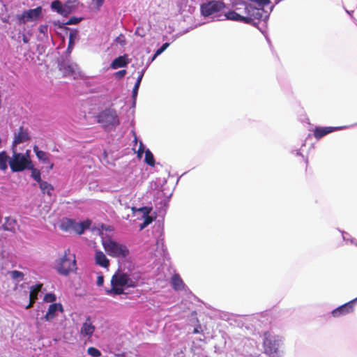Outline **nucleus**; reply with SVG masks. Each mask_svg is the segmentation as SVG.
Returning a JSON list of instances; mask_svg holds the SVG:
<instances>
[{"label": "nucleus", "mask_w": 357, "mask_h": 357, "mask_svg": "<svg viewBox=\"0 0 357 357\" xmlns=\"http://www.w3.org/2000/svg\"><path fill=\"white\" fill-rule=\"evenodd\" d=\"M231 6L237 13L243 10L246 11V14L252 18V24H256L260 21L265 14V11L262 7L269 3V0H231Z\"/></svg>", "instance_id": "obj_1"}, {"label": "nucleus", "mask_w": 357, "mask_h": 357, "mask_svg": "<svg viewBox=\"0 0 357 357\" xmlns=\"http://www.w3.org/2000/svg\"><path fill=\"white\" fill-rule=\"evenodd\" d=\"M110 289H105L106 294L112 296L125 294L123 287L135 288L137 286V281L130 278V275L118 271L111 278Z\"/></svg>", "instance_id": "obj_2"}, {"label": "nucleus", "mask_w": 357, "mask_h": 357, "mask_svg": "<svg viewBox=\"0 0 357 357\" xmlns=\"http://www.w3.org/2000/svg\"><path fill=\"white\" fill-rule=\"evenodd\" d=\"M57 272L62 275H68L77 270L75 256L70 254V249L64 251V255L56 264Z\"/></svg>", "instance_id": "obj_3"}, {"label": "nucleus", "mask_w": 357, "mask_h": 357, "mask_svg": "<svg viewBox=\"0 0 357 357\" xmlns=\"http://www.w3.org/2000/svg\"><path fill=\"white\" fill-rule=\"evenodd\" d=\"M102 245L105 252L112 257L126 258L130 254V251L126 245L111 239L104 241Z\"/></svg>", "instance_id": "obj_4"}, {"label": "nucleus", "mask_w": 357, "mask_h": 357, "mask_svg": "<svg viewBox=\"0 0 357 357\" xmlns=\"http://www.w3.org/2000/svg\"><path fill=\"white\" fill-rule=\"evenodd\" d=\"M98 122L105 128H115L120 124L119 118L114 109H106L97 116Z\"/></svg>", "instance_id": "obj_5"}, {"label": "nucleus", "mask_w": 357, "mask_h": 357, "mask_svg": "<svg viewBox=\"0 0 357 357\" xmlns=\"http://www.w3.org/2000/svg\"><path fill=\"white\" fill-rule=\"evenodd\" d=\"M27 157L20 153L13 151V158L9 160V165L13 172H22L28 169L31 164L29 157V151H26Z\"/></svg>", "instance_id": "obj_6"}, {"label": "nucleus", "mask_w": 357, "mask_h": 357, "mask_svg": "<svg viewBox=\"0 0 357 357\" xmlns=\"http://www.w3.org/2000/svg\"><path fill=\"white\" fill-rule=\"evenodd\" d=\"M89 222H77L75 220L64 218L61 220L60 229L66 232H75L77 234H82L84 230L89 228Z\"/></svg>", "instance_id": "obj_7"}, {"label": "nucleus", "mask_w": 357, "mask_h": 357, "mask_svg": "<svg viewBox=\"0 0 357 357\" xmlns=\"http://www.w3.org/2000/svg\"><path fill=\"white\" fill-rule=\"evenodd\" d=\"M280 342L278 336H272L268 333H265L263 342L264 352L271 357L277 356Z\"/></svg>", "instance_id": "obj_8"}, {"label": "nucleus", "mask_w": 357, "mask_h": 357, "mask_svg": "<svg viewBox=\"0 0 357 357\" xmlns=\"http://www.w3.org/2000/svg\"><path fill=\"white\" fill-rule=\"evenodd\" d=\"M224 2L218 0L209 1L200 6V12L204 17H209L217 14L224 9Z\"/></svg>", "instance_id": "obj_9"}, {"label": "nucleus", "mask_w": 357, "mask_h": 357, "mask_svg": "<svg viewBox=\"0 0 357 357\" xmlns=\"http://www.w3.org/2000/svg\"><path fill=\"white\" fill-rule=\"evenodd\" d=\"M42 15V8L38 6L34 9L24 11L21 15H16L17 23L24 24L28 22L36 21Z\"/></svg>", "instance_id": "obj_10"}, {"label": "nucleus", "mask_w": 357, "mask_h": 357, "mask_svg": "<svg viewBox=\"0 0 357 357\" xmlns=\"http://www.w3.org/2000/svg\"><path fill=\"white\" fill-rule=\"evenodd\" d=\"M246 11L243 10L241 13H237L235 10H230L225 14V17L227 20L233 21L242 22L245 24H252V18L251 15H245Z\"/></svg>", "instance_id": "obj_11"}, {"label": "nucleus", "mask_w": 357, "mask_h": 357, "mask_svg": "<svg viewBox=\"0 0 357 357\" xmlns=\"http://www.w3.org/2000/svg\"><path fill=\"white\" fill-rule=\"evenodd\" d=\"M356 299H354L332 311L333 317L344 316L354 312V306Z\"/></svg>", "instance_id": "obj_12"}, {"label": "nucleus", "mask_w": 357, "mask_h": 357, "mask_svg": "<svg viewBox=\"0 0 357 357\" xmlns=\"http://www.w3.org/2000/svg\"><path fill=\"white\" fill-rule=\"evenodd\" d=\"M31 137L29 135V130L24 128L23 126H20L17 133L15 134L13 146H16L17 144L24 143L30 139Z\"/></svg>", "instance_id": "obj_13"}, {"label": "nucleus", "mask_w": 357, "mask_h": 357, "mask_svg": "<svg viewBox=\"0 0 357 357\" xmlns=\"http://www.w3.org/2000/svg\"><path fill=\"white\" fill-rule=\"evenodd\" d=\"M95 330V326L92 324L90 317H88L80 328V335L91 339Z\"/></svg>", "instance_id": "obj_14"}, {"label": "nucleus", "mask_w": 357, "mask_h": 357, "mask_svg": "<svg viewBox=\"0 0 357 357\" xmlns=\"http://www.w3.org/2000/svg\"><path fill=\"white\" fill-rule=\"evenodd\" d=\"M77 66L75 63H70L68 61H63L59 63V70L63 73V76L68 77L73 75Z\"/></svg>", "instance_id": "obj_15"}, {"label": "nucleus", "mask_w": 357, "mask_h": 357, "mask_svg": "<svg viewBox=\"0 0 357 357\" xmlns=\"http://www.w3.org/2000/svg\"><path fill=\"white\" fill-rule=\"evenodd\" d=\"M58 311L61 312H63V308L61 303H55L50 305L48 310L44 317V319L47 321H52L55 317L56 312Z\"/></svg>", "instance_id": "obj_16"}, {"label": "nucleus", "mask_w": 357, "mask_h": 357, "mask_svg": "<svg viewBox=\"0 0 357 357\" xmlns=\"http://www.w3.org/2000/svg\"><path fill=\"white\" fill-rule=\"evenodd\" d=\"M338 129H339L338 127H331V126L316 127L315 129L314 130V137L317 139H319L321 137H324L325 135H326L333 131L337 130Z\"/></svg>", "instance_id": "obj_17"}, {"label": "nucleus", "mask_w": 357, "mask_h": 357, "mask_svg": "<svg viewBox=\"0 0 357 357\" xmlns=\"http://www.w3.org/2000/svg\"><path fill=\"white\" fill-rule=\"evenodd\" d=\"M42 287V284H37L31 287L29 294V303L26 307V309L31 307L34 303L36 302V301L38 299V294L39 291H40Z\"/></svg>", "instance_id": "obj_18"}, {"label": "nucleus", "mask_w": 357, "mask_h": 357, "mask_svg": "<svg viewBox=\"0 0 357 357\" xmlns=\"http://www.w3.org/2000/svg\"><path fill=\"white\" fill-rule=\"evenodd\" d=\"M130 62L128 55L125 54L123 56H119L116 58L111 63L110 67L112 69H117L119 68L126 67Z\"/></svg>", "instance_id": "obj_19"}, {"label": "nucleus", "mask_w": 357, "mask_h": 357, "mask_svg": "<svg viewBox=\"0 0 357 357\" xmlns=\"http://www.w3.org/2000/svg\"><path fill=\"white\" fill-rule=\"evenodd\" d=\"M96 264L103 268H107L109 266V260L105 255L100 250L96 251L95 253Z\"/></svg>", "instance_id": "obj_20"}, {"label": "nucleus", "mask_w": 357, "mask_h": 357, "mask_svg": "<svg viewBox=\"0 0 357 357\" xmlns=\"http://www.w3.org/2000/svg\"><path fill=\"white\" fill-rule=\"evenodd\" d=\"M171 284L172 288L175 291H181L184 289L185 285L178 273H175L172 275L171 278Z\"/></svg>", "instance_id": "obj_21"}, {"label": "nucleus", "mask_w": 357, "mask_h": 357, "mask_svg": "<svg viewBox=\"0 0 357 357\" xmlns=\"http://www.w3.org/2000/svg\"><path fill=\"white\" fill-rule=\"evenodd\" d=\"M17 225V220L10 217H6L5 218V222L2 225V229L4 231H10L15 233V226Z\"/></svg>", "instance_id": "obj_22"}, {"label": "nucleus", "mask_w": 357, "mask_h": 357, "mask_svg": "<svg viewBox=\"0 0 357 357\" xmlns=\"http://www.w3.org/2000/svg\"><path fill=\"white\" fill-rule=\"evenodd\" d=\"M51 8L61 15L66 16L68 14V11L63 7V4L59 0L53 1L51 3Z\"/></svg>", "instance_id": "obj_23"}, {"label": "nucleus", "mask_w": 357, "mask_h": 357, "mask_svg": "<svg viewBox=\"0 0 357 357\" xmlns=\"http://www.w3.org/2000/svg\"><path fill=\"white\" fill-rule=\"evenodd\" d=\"M38 184L43 194H47L50 197L52 195L54 187L50 183L47 181H42Z\"/></svg>", "instance_id": "obj_24"}, {"label": "nucleus", "mask_w": 357, "mask_h": 357, "mask_svg": "<svg viewBox=\"0 0 357 357\" xmlns=\"http://www.w3.org/2000/svg\"><path fill=\"white\" fill-rule=\"evenodd\" d=\"M10 157L5 151L0 152V170L5 171L8 168L7 163L9 162Z\"/></svg>", "instance_id": "obj_25"}, {"label": "nucleus", "mask_w": 357, "mask_h": 357, "mask_svg": "<svg viewBox=\"0 0 357 357\" xmlns=\"http://www.w3.org/2000/svg\"><path fill=\"white\" fill-rule=\"evenodd\" d=\"M33 149L37 158L40 160H42L44 162H49V158L47 157V153L46 152L39 150L38 147L36 145L33 146Z\"/></svg>", "instance_id": "obj_26"}, {"label": "nucleus", "mask_w": 357, "mask_h": 357, "mask_svg": "<svg viewBox=\"0 0 357 357\" xmlns=\"http://www.w3.org/2000/svg\"><path fill=\"white\" fill-rule=\"evenodd\" d=\"M28 169L31 171V177L38 182V183H40L43 180L41 179V173L40 171L34 167L32 163L28 167Z\"/></svg>", "instance_id": "obj_27"}, {"label": "nucleus", "mask_w": 357, "mask_h": 357, "mask_svg": "<svg viewBox=\"0 0 357 357\" xmlns=\"http://www.w3.org/2000/svg\"><path fill=\"white\" fill-rule=\"evenodd\" d=\"M144 161L148 165H149L151 167L155 166V158H154L153 153H151V151L149 149H146L145 151Z\"/></svg>", "instance_id": "obj_28"}, {"label": "nucleus", "mask_w": 357, "mask_h": 357, "mask_svg": "<svg viewBox=\"0 0 357 357\" xmlns=\"http://www.w3.org/2000/svg\"><path fill=\"white\" fill-rule=\"evenodd\" d=\"M87 353L89 355L93 357H100L101 356V352L93 347H90L87 349Z\"/></svg>", "instance_id": "obj_29"}, {"label": "nucleus", "mask_w": 357, "mask_h": 357, "mask_svg": "<svg viewBox=\"0 0 357 357\" xmlns=\"http://www.w3.org/2000/svg\"><path fill=\"white\" fill-rule=\"evenodd\" d=\"M115 42L121 46H125L126 44V40L124 35L120 34L115 38Z\"/></svg>", "instance_id": "obj_30"}, {"label": "nucleus", "mask_w": 357, "mask_h": 357, "mask_svg": "<svg viewBox=\"0 0 357 357\" xmlns=\"http://www.w3.org/2000/svg\"><path fill=\"white\" fill-rule=\"evenodd\" d=\"M152 222H153V218L151 216L147 215L145 217L144 222L141 225L140 229H144L145 227H146L147 225L151 224Z\"/></svg>", "instance_id": "obj_31"}, {"label": "nucleus", "mask_w": 357, "mask_h": 357, "mask_svg": "<svg viewBox=\"0 0 357 357\" xmlns=\"http://www.w3.org/2000/svg\"><path fill=\"white\" fill-rule=\"evenodd\" d=\"M44 301L47 303H52L56 301V296L54 294H47L44 297Z\"/></svg>", "instance_id": "obj_32"}, {"label": "nucleus", "mask_w": 357, "mask_h": 357, "mask_svg": "<svg viewBox=\"0 0 357 357\" xmlns=\"http://www.w3.org/2000/svg\"><path fill=\"white\" fill-rule=\"evenodd\" d=\"M169 44L168 43H164L159 49L157 50L155 54H154L153 59L163 52L169 47Z\"/></svg>", "instance_id": "obj_33"}, {"label": "nucleus", "mask_w": 357, "mask_h": 357, "mask_svg": "<svg viewBox=\"0 0 357 357\" xmlns=\"http://www.w3.org/2000/svg\"><path fill=\"white\" fill-rule=\"evenodd\" d=\"M145 153L144 146L142 142H139V148L137 151V155L139 158H142L143 153Z\"/></svg>", "instance_id": "obj_34"}, {"label": "nucleus", "mask_w": 357, "mask_h": 357, "mask_svg": "<svg viewBox=\"0 0 357 357\" xmlns=\"http://www.w3.org/2000/svg\"><path fill=\"white\" fill-rule=\"evenodd\" d=\"M76 34H77L76 32L75 33L72 32L70 33L68 50H69L70 48H72L73 43H74L75 38L76 37Z\"/></svg>", "instance_id": "obj_35"}, {"label": "nucleus", "mask_w": 357, "mask_h": 357, "mask_svg": "<svg viewBox=\"0 0 357 357\" xmlns=\"http://www.w3.org/2000/svg\"><path fill=\"white\" fill-rule=\"evenodd\" d=\"M10 275L13 279H17L19 278H22L24 274L22 272L19 271H13L10 272Z\"/></svg>", "instance_id": "obj_36"}, {"label": "nucleus", "mask_w": 357, "mask_h": 357, "mask_svg": "<svg viewBox=\"0 0 357 357\" xmlns=\"http://www.w3.org/2000/svg\"><path fill=\"white\" fill-rule=\"evenodd\" d=\"M80 21H81V18L71 17L63 24H68V25L76 24L79 23Z\"/></svg>", "instance_id": "obj_37"}, {"label": "nucleus", "mask_w": 357, "mask_h": 357, "mask_svg": "<svg viewBox=\"0 0 357 357\" xmlns=\"http://www.w3.org/2000/svg\"><path fill=\"white\" fill-rule=\"evenodd\" d=\"M126 73L127 72L126 70H121L115 73L114 76L116 78L120 79L126 75Z\"/></svg>", "instance_id": "obj_38"}, {"label": "nucleus", "mask_w": 357, "mask_h": 357, "mask_svg": "<svg viewBox=\"0 0 357 357\" xmlns=\"http://www.w3.org/2000/svg\"><path fill=\"white\" fill-rule=\"evenodd\" d=\"M139 85L140 84L139 83H135V86H134V87L132 89V97L134 98H135L136 96H137V93H138V90H139Z\"/></svg>", "instance_id": "obj_39"}, {"label": "nucleus", "mask_w": 357, "mask_h": 357, "mask_svg": "<svg viewBox=\"0 0 357 357\" xmlns=\"http://www.w3.org/2000/svg\"><path fill=\"white\" fill-rule=\"evenodd\" d=\"M144 69H143L142 70L139 72V75H138V77H137L136 83H139L140 84L142 77L144 76Z\"/></svg>", "instance_id": "obj_40"}, {"label": "nucleus", "mask_w": 357, "mask_h": 357, "mask_svg": "<svg viewBox=\"0 0 357 357\" xmlns=\"http://www.w3.org/2000/svg\"><path fill=\"white\" fill-rule=\"evenodd\" d=\"M104 283V277L102 275H99L97 278V285L102 286Z\"/></svg>", "instance_id": "obj_41"}, {"label": "nucleus", "mask_w": 357, "mask_h": 357, "mask_svg": "<svg viewBox=\"0 0 357 357\" xmlns=\"http://www.w3.org/2000/svg\"><path fill=\"white\" fill-rule=\"evenodd\" d=\"M201 328V326L200 325H199L197 327L195 328L194 330H193V333L194 334H197V333H200V329Z\"/></svg>", "instance_id": "obj_42"}, {"label": "nucleus", "mask_w": 357, "mask_h": 357, "mask_svg": "<svg viewBox=\"0 0 357 357\" xmlns=\"http://www.w3.org/2000/svg\"><path fill=\"white\" fill-rule=\"evenodd\" d=\"M95 1H96V3L97 6L99 8L103 4V2L105 0H95Z\"/></svg>", "instance_id": "obj_43"}, {"label": "nucleus", "mask_w": 357, "mask_h": 357, "mask_svg": "<svg viewBox=\"0 0 357 357\" xmlns=\"http://www.w3.org/2000/svg\"><path fill=\"white\" fill-rule=\"evenodd\" d=\"M151 210V208H147V207H143L142 208V211H144V213L146 214H147V215L150 213Z\"/></svg>", "instance_id": "obj_44"}, {"label": "nucleus", "mask_w": 357, "mask_h": 357, "mask_svg": "<svg viewBox=\"0 0 357 357\" xmlns=\"http://www.w3.org/2000/svg\"><path fill=\"white\" fill-rule=\"evenodd\" d=\"M53 167H54V164L51 163L50 165V169H52Z\"/></svg>", "instance_id": "obj_45"}, {"label": "nucleus", "mask_w": 357, "mask_h": 357, "mask_svg": "<svg viewBox=\"0 0 357 357\" xmlns=\"http://www.w3.org/2000/svg\"><path fill=\"white\" fill-rule=\"evenodd\" d=\"M24 42L27 43V40L26 38H24Z\"/></svg>", "instance_id": "obj_46"}, {"label": "nucleus", "mask_w": 357, "mask_h": 357, "mask_svg": "<svg viewBox=\"0 0 357 357\" xmlns=\"http://www.w3.org/2000/svg\"><path fill=\"white\" fill-rule=\"evenodd\" d=\"M43 31H44V29L40 28V31L43 32Z\"/></svg>", "instance_id": "obj_47"}, {"label": "nucleus", "mask_w": 357, "mask_h": 357, "mask_svg": "<svg viewBox=\"0 0 357 357\" xmlns=\"http://www.w3.org/2000/svg\"><path fill=\"white\" fill-rule=\"evenodd\" d=\"M43 31H44V29L40 28V31L43 32Z\"/></svg>", "instance_id": "obj_48"}]
</instances>
